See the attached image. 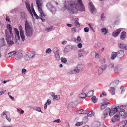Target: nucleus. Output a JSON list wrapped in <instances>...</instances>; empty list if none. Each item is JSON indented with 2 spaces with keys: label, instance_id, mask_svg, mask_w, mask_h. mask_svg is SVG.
<instances>
[{
  "label": "nucleus",
  "instance_id": "25",
  "mask_svg": "<svg viewBox=\"0 0 127 127\" xmlns=\"http://www.w3.org/2000/svg\"><path fill=\"white\" fill-rule=\"evenodd\" d=\"M41 0H36V4L37 6H41L42 3L41 2Z\"/></svg>",
  "mask_w": 127,
  "mask_h": 127
},
{
  "label": "nucleus",
  "instance_id": "16",
  "mask_svg": "<svg viewBox=\"0 0 127 127\" xmlns=\"http://www.w3.org/2000/svg\"><path fill=\"white\" fill-rule=\"evenodd\" d=\"M126 36V33L125 32H123L121 33L120 36V38L122 39H123Z\"/></svg>",
  "mask_w": 127,
  "mask_h": 127
},
{
  "label": "nucleus",
  "instance_id": "37",
  "mask_svg": "<svg viewBox=\"0 0 127 127\" xmlns=\"http://www.w3.org/2000/svg\"><path fill=\"white\" fill-rule=\"evenodd\" d=\"M75 24L77 26H80L79 23H78L77 20H76L75 22Z\"/></svg>",
  "mask_w": 127,
  "mask_h": 127
},
{
  "label": "nucleus",
  "instance_id": "30",
  "mask_svg": "<svg viewBox=\"0 0 127 127\" xmlns=\"http://www.w3.org/2000/svg\"><path fill=\"white\" fill-rule=\"evenodd\" d=\"M34 53L32 52H30L28 54V56L30 58H32L34 56Z\"/></svg>",
  "mask_w": 127,
  "mask_h": 127
},
{
  "label": "nucleus",
  "instance_id": "53",
  "mask_svg": "<svg viewBox=\"0 0 127 127\" xmlns=\"http://www.w3.org/2000/svg\"><path fill=\"white\" fill-rule=\"evenodd\" d=\"M67 25L69 27H71L72 26V25L71 24H67Z\"/></svg>",
  "mask_w": 127,
  "mask_h": 127
},
{
  "label": "nucleus",
  "instance_id": "24",
  "mask_svg": "<svg viewBox=\"0 0 127 127\" xmlns=\"http://www.w3.org/2000/svg\"><path fill=\"white\" fill-rule=\"evenodd\" d=\"M83 123V122L82 121L79 122H77L75 125L76 126H79L82 125Z\"/></svg>",
  "mask_w": 127,
  "mask_h": 127
},
{
  "label": "nucleus",
  "instance_id": "20",
  "mask_svg": "<svg viewBox=\"0 0 127 127\" xmlns=\"http://www.w3.org/2000/svg\"><path fill=\"white\" fill-rule=\"evenodd\" d=\"M7 28L10 31V32L11 34H12V27L11 25L9 24H8L7 26Z\"/></svg>",
  "mask_w": 127,
  "mask_h": 127
},
{
  "label": "nucleus",
  "instance_id": "29",
  "mask_svg": "<svg viewBox=\"0 0 127 127\" xmlns=\"http://www.w3.org/2000/svg\"><path fill=\"white\" fill-rule=\"evenodd\" d=\"M106 96V93L104 91L102 92V93L100 95V97H103V96Z\"/></svg>",
  "mask_w": 127,
  "mask_h": 127
},
{
  "label": "nucleus",
  "instance_id": "54",
  "mask_svg": "<svg viewBox=\"0 0 127 127\" xmlns=\"http://www.w3.org/2000/svg\"><path fill=\"white\" fill-rule=\"evenodd\" d=\"M6 91H3L2 92H0V95H1L3 93H4Z\"/></svg>",
  "mask_w": 127,
  "mask_h": 127
},
{
  "label": "nucleus",
  "instance_id": "42",
  "mask_svg": "<svg viewBox=\"0 0 127 127\" xmlns=\"http://www.w3.org/2000/svg\"><path fill=\"white\" fill-rule=\"evenodd\" d=\"M72 31L73 32H76V29L75 28H74L72 29Z\"/></svg>",
  "mask_w": 127,
  "mask_h": 127
},
{
  "label": "nucleus",
  "instance_id": "39",
  "mask_svg": "<svg viewBox=\"0 0 127 127\" xmlns=\"http://www.w3.org/2000/svg\"><path fill=\"white\" fill-rule=\"evenodd\" d=\"M26 70L25 69H22V73L25 74V73L26 72Z\"/></svg>",
  "mask_w": 127,
  "mask_h": 127
},
{
  "label": "nucleus",
  "instance_id": "36",
  "mask_svg": "<svg viewBox=\"0 0 127 127\" xmlns=\"http://www.w3.org/2000/svg\"><path fill=\"white\" fill-rule=\"evenodd\" d=\"M119 82V81L118 80H116L115 81L113 82V83L115 84L116 85L117 84H118Z\"/></svg>",
  "mask_w": 127,
  "mask_h": 127
},
{
  "label": "nucleus",
  "instance_id": "64",
  "mask_svg": "<svg viewBox=\"0 0 127 127\" xmlns=\"http://www.w3.org/2000/svg\"><path fill=\"white\" fill-rule=\"evenodd\" d=\"M59 66L60 67H62L63 65L62 64H60L59 65Z\"/></svg>",
  "mask_w": 127,
  "mask_h": 127
},
{
  "label": "nucleus",
  "instance_id": "46",
  "mask_svg": "<svg viewBox=\"0 0 127 127\" xmlns=\"http://www.w3.org/2000/svg\"><path fill=\"white\" fill-rule=\"evenodd\" d=\"M54 121L55 122L59 123L60 122V120L59 119H58L57 120H55Z\"/></svg>",
  "mask_w": 127,
  "mask_h": 127
},
{
  "label": "nucleus",
  "instance_id": "12",
  "mask_svg": "<svg viewBox=\"0 0 127 127\" xmlns=\"http://www.w3.org/2000/svg\"><path fill=\"white\" fill-rule=\"evenodd\" d=\"M15 33V37L16 39H18L20 38L19 31L16 28H15L14 29Z\"/></svg>",
  "mask_w": 127,
  "mask_h": 127
},
{
  "label": "nucleus",
  "instance_id": "50",
  "mask_svg": "<svg viewBox=\"0 0 127 127\" xmlns=\"http://www.w3.org/2000/svg\"><path fill=\"white\" fill-rule=\"evenodd\" d=\"M118 68L117 67H115V68L114 71L115 72L117 71H118Z\"/></svg>",
  "mask_w": 127,
  "mask_h": 127
},
{
  "label": "nucleus",
  "instance_id": "9",
  "mask_svg": "<svg viewBox=\"0 0 127 127\" xmlns=\"http://www.w3.org/2000/svg\"><path fill=\"white\" fill-rule=\"evenodd\" d=\"M110 111V108H108L106 109L104 111L103 114L102 116V118H105L108 113L109 115Z\"/></svg>",
  "mask_w": 127,
  "mask_h": 127
},
{
  "label": "nucleus",
  "instance_id": "8",
  "mask_svg": "<svg viewBox=\"0 0 127 127\" xmlns=\"http://www.w3.org/2000/svg\"><path fill=\"white\" fill-rule=\"evenodd\" d=\"M108 100H104L103 102L101 103V108L102 109H105L106 107V106L108 104H110V103L107 101Z\"/></svg>",
  "mask_w": 127,
  "mask_h": 127
},
{
  "label": "nucleus",
  "instance_id": "61",
  "mask_svg": "<svg viewBox=\"0 0 127 127\" xmlns=\"http://www.w3.org/2000/svg\"><path fill=\"white\" fill-rule=\"evenodd\" d=\"M51 95L53 96H54L55 95V93H52L51 94Z\"/></svg>",
  "mask_w": 127,
  "mask_h": 127
},
{
  "label": "nucleus",
  "instance_id": "4",
  "mask_svg": "<svg viewBox=\"0 0 127 127\" xmlns=\"http://www.w3.org/2000/svg\"><path fill=\"white\" fill-rule=\"evenodd\" d=\"M25 3L27 8V9L29 11L30 14H31L32 16L33 15L32 14V13H33V14L35 13V12L33 8V6H32V7L31 8V10L30 8V5L29 4L28 2L26 1Z\"/></svg>",
  "mask_w": 127,
  "mask_h": 127
},
{
  "label": "nucleus",
  "instance_id": "47",
  "mask_svg": "<svg viewBox=\"0 0 127 127\" xmlns=\"http://www.w3.org/2000/svg\"><path fill=\"white\" fill-rule=\"evenodd\" d=\"M104 18V15L102 14L101 15V18L102 20H103Z\"/></svg>",
  "mask_w": 127,
  "mask_h": 127
},
{
  "label": "nucleus",
  "instance_id": "41",
  "mask_svg": "<svg viewBox=\"0 0 127 127\" xmlns=\"http://www.w3.org/2000/svg\"><path fill=\"white\" fill-rule=\"evenodd\" d=\"M41 16V19L42 20V21L44 22L45 20L44 18L43 17V16H44L43 15H40Z\"/></svg>",
  "mask_w": 127,
  "mask_h": 127
},
{
  "label": "nucleus",
  "instance_id": "48",
  "mask_svg": "<svg viewBox=\"0 0 127 127\" xmlns=\"http://www.w3.org/2000/svg\"><path fill=\"white\" fill-rule=\"evenodd\" d=\"M55 57L56 58H59V55L57 53L55 55Z\"/></svg>",
  "mask_w": 127,
  "mask_h": 127
},
{
  "label": "nucleus",
  "instance_id": "40",
  "mask_svg": "<svg viewBox=\"0 0 127 127\" xmlns=\"http://www.w3.org/2000/svg\"><path fill=\"white\" fill-rule=\"evenodd\" d=\"M84 31L85 32H88L89 31V29L87 27H86L84 29Z\"/></svg>",
  "mask_w": 127,
  "mask_h": 127
},
{
  "label": "nucleus",
  "instance_id": "2",
  "mask_svg": "<svg viewBox=\"0 0 127 127\" xmlns=\"http://www.w3.org/2000/svg\"><path fill=\"white\" fill-rule=\"evenodd\" d=\"M25 28L26 35L27 36H30L32 34L33 31L27 20L25 21Z\"/></svg>",
  "mask_w": 127,
  "mask_h": 127
},
{
  "label": "nucleus",
  "instance_id": "23",
  "mask_svg": "<svg viewBox=\"0 0 127 127\" xmlns=\"http://www.w3.org/2000/svg\"><path fill=\"white\" fill-rule=\"evenodd\" d=\"M93 125L95 127H99L100 126V123L98 122H96Z\"/></svg>",
  "mask_w": 127,
  "mask_h": 127
},
{
  "label": "nucleus",
  "instance_id": "13",
  "mask_svg": "<svg viewBox=\"0 0 127 127\" xmlns=\"http://www.w3.org/2000/svg\"><path fill=\"white\" fill-rule=\"evenodd\" d=\"M121 31V30L119 29L117 30L115 32H113V36L114 37L117 36L120 33Z\"/></svg>",
  "mask_w": 127,
  "mask_h": 127
},
{
  "label": "nucleus",
  "instance_id": "32",
  "mask_svg": "<svg viewBox=\"0 0 127 127\" xmlns=\"http://www.w3.org/2000/svg\"><path fill=\"white\" fill-rule=\"evenodd\" d=\"M53 98L54 99L58 100L60 98V96L59 95H56L54 96Z\"/></svg>",
  "mask_w": 127,
  "mask_h": 127
},
{
  "label": "nucleus",
  "instance_id": "58",
  "mask_svg": "<svg viewBox=\"0 0 127 127\" xmlns=\"http://www.w3.org/2000/svg\"><path fill=\"white\" fill-rule=\"evenodd\" d=\"M47 103H46L45 104V105L44 106V108H46L47 107Z\"/></svg>",
  "mask_w": 127,
  "mask_h": 127
},
{
  "label": "nucleus",
  "instance_id": "7",
  "mask_svg": "<svg viewBox=\"0 0 127 127\" xmlns=\"http://www.w3.org/2000/svg\"><path fill=\"white\" fill-rule=\"evenodd\" d=\"M14 56L16 59H19L22 57V53L20 51H15Z\"/></svg>",
  "mask_w": 127,
  "mask_h": 127
},
{
  "label": "nucleus",
  "instance_id": "45",
  "mask_svg": "<svg viewBox=\"0 0 127 127\" xmlns=\"http://www.w3.org/2000/svg\"><path fill=\"white\" fill-rule=\"evenodd\" d=\"M46 103H47V104L48 105H49L51 103V100L49 99H48L47 100V101Z\"/></svg>",
  "mask_w": 127,
  "mask_h": 127
},
{
  "label": "nucleus",
  "instance_id": "63",
  "mask_svg": "<svg viewBox=\"0 0 127 127\" xmlns=\"http://www.w3.org/2000/svg\"><path fill=\"white\" fill-rule=\"evenodd\" d=\"M21 113L23 114L24 112V111L23 110H21Z\"/></svg>",
  "mask_w": 127,
  "mask_h": 127
},
{
  "label": "nucleus",
  "instance_id": "60",
  "mask_svg": "<svg viewBox=\"0 0 127 127\" xmlns=\"http://www.w3.org/2000/svg\"><path fill=\"white\" fill-rule=\"evenodd\" d=\"M114 65L112 64H111L110 65V66L111 67H113Z\"/></svg>",
  "mask_w": 127,
  "mask_h": 127
},
{
  "label": "nucleus",
  "instance_id": "17",
  "mask_svg": "<svg viewBox=\"0 0 127 127\" xmlns=\"http://www.w3.org/2000/svg\"><path fill=\"white\" fill-rule=\"evenodd\" d=\"M119 47L121 48L127 49V46H126L123 43H121L118 45Z\"/></svg>",
  "mask_w": 127,
  "mask_h": 127
},
{
  "label": "nucleus",
  "instance_id": "49",
  "mask_svg": "<svg viewBox=\"0 0 127 127\" xmlns=\"http://www.w3.org/2000/svg\"><path fill=\"white\" fill-rule=\"evenodd\" d=\"M6 20L8 21L9 22L10 21V19L8 17H7L6 18Z\"/></svg>",
  "mask_w": 127,
  "mask_h": 127
},
{
  "label": "nucleus",
  "instance_id": "15",
  "mask_svg": "<svg viewBox=\"0 0 127 127\" xmlns=\"http://www.w3.org/2000/svg\"><path fill=\"white\" fill-rule=\"evenodd\" d=\"M86 111L83 109L78 110L76 111V113L77 114H84L86 113Z\"/></svg>",
  "mask_w": 127,
  "mask_h": 127
},
{
  "label": "nucleus",
  "instance_id": "28",
  "mask_svg": "<svg viewBox=\"0 0 127 127\" xmlns=\"http://www.w3.org/2000/svg\"><path fill=\"white\" fill-rule=\"evenodd\" d=\"M62 62L63 63H65L67 62L66 59L64 58H61V59Z\"/></svg>",
  "mask_w": 127,
  "mask_h": 127
},
{
  "label": "nucleus",
  "instance_id": "21",
  "mask_svg": "<svg viewBox=\"0 0 127 127\" xmlns=\"http://www.w3.org/2000/svg\"><path fill=\"white\" fill-rule=\"evenodd\" d=\"M102 32L104 34H106L107 33L108 31L105 28H103L101 29Z\"/></svg>",
  "mask_w": 127,
  "mask_h": 127
},
{
  "label": "nucleus",
  "instance_id": "10",
  "mask_svg": "<svg viewBox=\"0 0 127 127\" xmlns=\"http://www.w3.org/2000/svg\"><path fill=\"white\" fill-rule=\"evenodd\" d=\"M120 119V116L118 115H114L112 118V121L113 122L119 121Z\"/></svg>",
  "mask_w": 127,
  "mask_h": 127
},
{
  "label": "nucleus",
  "instance_id": "55",
  "mask_svg": "<svg viewBox=\"0 0 127 127\" xmlns=\"http://www.w3.org/2000/svg\"><path fill=\"white\" fill-rule=\"evenodd\" d=\"M9 96L10 98L12 100H14V98L13 97H12V96H11L10 95H9Z\"/></svg>",
  "mask_w": 127,
  "mask_h": 127
},
{
  "label": "nucleus",
  "instance_id": "52",
  "mask_svg": "<svg viewBox=\"0 0 127 127\" xmlns=\"http://www.w3.org/2000/svg\"><path fill=\"white\" fill-rule=\"evenodd\" d=\"M67 43V41H63L62 42V44H66Z\"/></svg>",
  "mask_w": 127,
  "mask_h": 127
},
{
  "label": "nucleus",
  "instance_id": "26",
  "mask_svg": "<svg viewBox=\"0 0 127 127\" xmlns=\"http://www.w3.org/2000/svg\"><path fill=\"white\" fill-rule=\"evenodd\" d=\"M89 5L91 6V10L92 11H94L95 9V8L94 7L93 5L92 4L91 2H90L89 3Z\"/></svg>",
  "mask_w": 127,
  "mask_h": 127
},
{
  "label": "nucleus",
  "instance_id": "18",
  "mask_svg": "<svg viewBox=\"0 0 127 127\" xmlns=\"http://www.w3.org/2000/svg\"><path fill=\"white\" fill-rule=\"evenodd\" d=\"M94 94V91H89L87 94V95L88 97H91Z\"/></svg>",
  "mask_w": 127,
  "mask_h": 127
},
{
  "label": "nucleus",
  "instance_id": "51",
  "mask_svg": "<svg viewBox=\"0 0 127 127\" xmlns=\"http://www.w3.org/2000/svg\"><path fill=\"white\" fill-rule=\"evenodd\" d=\"M10 54L9 53L5 55V57H6L8 58L10 57Z\"/></svg>",
  "mask_w": 127,
  "mask_h": 127
},
{
  "label": "nucleus",
  "instance_id": "31",
  "mask_svg": "<svg viewBox=\"0 0 127 127\" xmlns=\"http://www.w3.org/2000/svg\"><path fill=\"white\" fill-rule=\"evenodd\" d=\"M75 39V41L77 42H81V39L80 37L78 36L77 37V39Z\"/></svg>",
  "mask_w": 127,
  "mask_h": 127
},
{
  "label": "nucleus",
  "instance_id": "56",
  "mask_svg": "<svg viewBox=\"0 0 127 127\" xmlns=\"http://www.w3.org/2000/svg\"><path fill=\"white\" fill-rule=\"evenodd\" d=\"M9 80H7V81H4L3 83H6V82H9Z\"/></svg>",
  "mask_w": 127,
  "mask_h": 127
},
{
  "label": "nucleus",
  "instance_id": "43",
  "mask_svg": "<svg viewBox=\"0 0 127 127\" xmlns=\"http://www.w3.org/2000/svg\"><path fill=\"white\" fill-rule=\"evenodd\" d=\"M99 57V54L96 52L95 53V57L96 58H98Z\"/></svg>",
  "mask_w": 127,
  "mask_h": 127
},
{
  "label": "nucleus",
  "instance_id": "14",
  "mask_svg": "<svg viewBox=\"0 0 127 127\" xmlns=\"http://www.w3.org/2000/svg\"><path fill=\"white\" fill-rule=\"evenodd\" d=\"M38 7V9L40 13V15H43L44 16H45L46 15L44 14L42 11V6H37Z\"/></svg>",
  "mask_w": 127,
  "mask_h": 127
},
{
  "label": "nucleus",
  "instance_id": "33",
  "mask_svg": "<svg viewBox=\"0 0 127 127\" xmlns=\"http://www.w3.org/2000/svg\"><path fill=\"white\" fill-rule=\"evenodd\" d=\"M51 50L50 48H48L46 50V52L47 53H50L51 52Z\"/></svg>",
  "mask_w": 127,
  "mask_h": 127
},
{
  "label": "nucleus",
  "instance_id": "1",
  "mask_svg": "<svg viewBox=\"0 0 127 127\" xmlns=\"http://www.w3.org/2000/svg\"><path fill=\"white\" fill-rule=\"evenodd\" d=\"M82 2L81 0H78L77 3H75L71 4L69 7V9L71 10H74L75 9L78 10H83L85 7Z\"/></svg>",
  "mask_w": 127,
  "mask_h": 127
},
{
  "label": "nucleus",
  "instance_id": "38",
  "mask_svg": "<svg viewBox=\"0 0 127 127\" xmlns=\"http://www.w3.org/2000/svg\"><path fill=\"white\" fill-rule=\"evenodd\" d=\"M68 48L67 47H65L64 49V52L65 53H67L68 52Z\"/></svg>",
  "mask_w": 127,
  "mask_h": 127
},
{
  "label": "nucleus",
  "instance_id": "11",
  "mask_svg": "<svg viewBox=\"0 0 127 127\" xmlns=\"http://www.w3.org/2000/svg\"><path fill=\"white\" fill-rule=\"evenodd\" d=\"M127 126V121L124 120L121 121L119 124V127H124L125 126Z\"/></svg>",
  "mask_w": 127,
  "mask_h": 127
},
{
  "label": "nucleus",
  "instance_id": "3",
  "mask_svg": "<svg viewBox=\"0 0 127 127\" xmlns=\"http://www.w3.org/2000/svg\"><path fill=\"white\" fill-rule=\"evenodd\" d=\"M123 106H118L117 107L115 108L110 109V111L109 113V116H112L115 113H116L118 111H119V109H121L122 108Z\"/></svg>",
  "mask_w": 127,
  "mask_h": 127
},
{
  "label": "nucleus",
  "instance_id": "57",
  "mask_svg": "<svg viewBox=\"0 0 127 127\" xmlns=\"http://www.w3.org/2000/svg\"><path fill=\"white\" fill-rule=\"evenodd\" d=\"M51 30V28H47L46 29V30L48 31H50Z\"/></svg>",
  "mask_w": 127,
  "mask_h": 127
},
{
  "label": "nucleus",
  "instance_id": "34",
  "mask_svg": "<svg viewBox=\"0 0 127 127\" xmlns=\"http://www.w3.org/2000/svg\"><path fill=\"white\" fill-rule=\"evenodd\" d=\"M15 53V51H13L12 52L9 53V54H10V57L12 56L13 55H14V56Z\"/></svg>",
  "mask_w": 127,
  "mask_h": 127
},
{
  "label": "nucleus",
  "instance_id": "27",
  "mask_svg": "<svg viewBox=\"0 0 127 127\" xmlns=\"http://www.w3.org/2000/svg\"><path fill=\"white\" fill-rule=\"evenodd\" d=\"M86 96V94L84 93H82L79 95L80 97L81 98H85Z\"/></svg>",
  "mask_w": 127,
  "mask_h": 127
},
{
  "label": "nucleus",
  "instance_id": "44",
  "mask_svg": "<svg viewBox=\"0 0 127 127\" xmlns=\"http://www.w3.org/2000/svg\"><path fill=\"white\" fill-rule=\"evenodd\" d=\"M77 46L79 48H81L82 47V45L81 43H79L77 45Z\"/></svg>",
  "mask_w": 127,
  "mask_h": 127
},
{
  "label": "nucleus",
  "instance_id": "5",
  "mask_svg": "<svg viewBox=\"0 0 127 127\" xmlns=\"http://www.w3.org/2000/svg\"><path fill=\"white\" fill-rule=\"evenodd\" d=\"M123 106L122 108L121 109H119V111L120 115L123 118H126L127 117V113L126 112L125 110L123 109Z\"/></svg>",
  "mask_w": 127,
  "mask_h": 127
},
{
  "label": "nucleus",
  "instance_id": "22",
  "mask_svg": "<svg viewBox=\"0 0 127 127\" xmlns=\"http://www.w3.org/2000/svg\"><path fill=\"white\" fill-rule=\"evenodd\" d=\"M92 100L94 103L96 102L97 101V99L95 96H93L92 97Z\"/></svg>",
  "mask_w": 127,
  "mask_h": 127
},
{
  "label": "nucleus",
  "instance_id": "62",
  "mask_svg": "<svg viewBox=\"0 0 127 127\" xmlns=\"http://www.w3.org/2000/svg\"><path fill=\"white\" fill-rule=\"evenodd\" d=\"M90 26V28H91V29H92V26L90 24H88Z\"/></svg>",
  "mask_w": 127,
  "mask_h": 127
},
{
  "label": "nucleus",
  "instance_id": "6",
  "mask_svg": "<svg viewBox=\"0 0 127 127\" xmlns=\"http://www.w3.org/2000/svg\"><path fill=\"white\" fill-rule=\"evenodd\" d=\"M19 28L20 30V34L21 37L23 41L25 39V35H24V31L23 30V28L21 26H19Z\"/></svg>",
  "mask_w": 127,
  "mask_h": 127
},
{
  "label": "nucleus",
  "instance_id": "19",
  "mask_svg": "<svg viewBox=\"0 0 127 127\" xmlns=\"http://www.w3.org/2000/svg\"><path fill=\"white\" fill-rule=\"evenodd\" d=\"M117 55V53L115 52L112 53L111 55V59L113 60L116 57Z\"/></svg>",
  "mask_w": 127,
  "mask_h": 127
},
{
  "label": "nucleus",
  "instance_id": "35",
  "mask_svg": "<svg viewBox=\"0 0 127 127\" xmlns=\"http://www.w3.org/2000/svg\"><path fill=\"white\" fill-rule=\"evenodd\" d=\"M93 114L92 112H89L88 114V116H90V117L92 116H93Z\"/></svg>",
  "mask_w": 127,
  "mask_h": 127
},
{
  "label": "nucleus",
  "instance_id": "59",
  "mask_svg": "<svg viewBox=\"0 0 127 127\" xmlns=\"http://www.w3.org/2000/svg\"><path fill=\"white\" fill-rule=\"evenodd\" d=\"M82 127H89V126L88 125H86L84 126H83Z\"/></svg>",
  "mask_w": 127,
  "mask_h": 127
}]
</instances>
